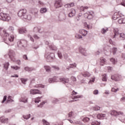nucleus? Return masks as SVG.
<instances>
[{
	"instance_id": "nucleus-1",
	"label": "nucleus",
	"mask_w": 125,
	"mask_h": 125,
	"mask_svg": "<svg viewBox=\"0 0 125 125\" xmlns=\"http://www.w3.org/2000/svg\"><path fill=\"white\" fill-rule=\"evenodd\" d=\"M18 15L21 19H27L29 21L32 19V16L27 14V10L25 9H21L18 13Z\"/></svg>"
},
{
	"instance_id": "nucleus-2",
	"label": "nucleus",
	"mask_w": 125,
	"mask_h": 125,
	"mask_svg": "<svg viewBox=\"0 0 125 125\" xmlns=\"http://www.w3.org/2000/svg\"><path fill=\"white\" fill-rule=\"evenodd\" d=\"M0 19L3 21H6L7 22H8V21L11 19V18L8 14L1 13H0Z\"/></svg>"
},
{
	"instance_id": "nucleus-3",
	"label": "nucleus",
	"mask_w": 125,
	"mask_h": 125,
	"mask_svg": "<svg viewBox=\"0 0 125 125\" xmlns=\"http://www.w3.org/2000/svg\"><path fill=\"white\" fill-rule=\"evenodd\" d=\"M45 58L47 62H49L55 58V55L53 53H46L45 54Z\"/></svg>"
},
{
	"instance_id": "nucleus-4",
	"label": "nucleus",
	"mask_w": 125,
	"mask_h": 125,
	"mask_svg": "<svg viewBox=\"0 0 125 125\" xmlns=\"http://www.w3.org/2000/svg\"><path fill=\"white\" fill-rule=\"evenodd\" d=\"M93 119H99V120H103L106 119V114L103 113H99L98 114H94L92 115Z\"/></svg>"
},
{
	"instance_id": "nucleus-5",
	"label": "nucleus",
	"mask_w": 125,
	"mask_h": 125,
	"mask_svg": "<svg viewBox=\"0 0 125 125\" xmlns=\"http://www.w3.org/2000/svg\"><path fill=\"white\" fill-rule=\"evenodd\" d=\"M110 115H111V116H114V117H117V116H122V117H124V118H125V115L124 114V112L122 111L117 112L116 110H112L110 112Z\"/></svg>"
},
{
	"instance_id": "nucleus-6",
	"label": "nucleus",
	"mask_w": 125,
	"mask_h": 125,
	"mask_svg": "<svg viewBox=\"0 0 125 125\" xmlns=\"http://www.w3.org/2000/svg\"><path fill=\"white\" fill-rule=\"evenodd\" d=\"M18 46L22 48V47H27V41L26 40H21L18 42Z\"/></svg>"
},
{
	"instance_id": "nucleus-7",
	"label": "nucleus",
	"mask_w": 125,
	"mask_h": 125,
	"mask_svg": "<svg viewBox=\"0 0 125 125\" xmlns=\"http://www.w3.org/2000/svg\"><path fill=\"white\" fill-rule=\"evenodd\" d=\"M93 15H94V13L92 12V11H90L87 12L86 13L84 14V17L85 18H87L89 20L92 19L93 18Z\"/></svg>"
},
{
	"instance_id": "nucleus-8",
	"label": "nucleus",
	"mask_w": 125,
	"mask_h": 125,
	"mask_svg": "<svg viewBox=\"0 0 125 125\" xmlns=\"http://www.w3.org/2000/svg\"><path fill=\"white\" fill-rule=\"evenodd\" d=\"M68 17H74L76 15V10L71 9L70 10L67 11Z\"/></svg>"
},
{
	"instance_id": "nucleus-9",
	"label": "nucleus",
	"mask_w": 125,
	"mask_h": 125,
	"mask_svg": "<svg viewBox=\"0 0 125 125\" xmlns=\"http://www.w3.org/2000/svg\"><path fill=\"white\" fill-rule=\"evenodd\" d=\"M62 0H56L54 3V6L55 8H59V7H62Z\"/></svg>"
},
{
	"instance_id": "nucleus-10",
	"label": "nucleus",
	"mask_w": 125,
	"mask_h": 125,
	"mask_svg": "<svg viewBox=\"0 0 125 125\" xmlns=\"http://www.w3.org/2000/svg\"><path fill=\"white\" fill-rule=\"evenodd\" d=\"M111 79L113 81H115V82H119V81H120L121 79H122V76L118 74H115L111 76Z\"/></svg>"
},
{
	"instance_id": "nucleus-11",
	"label": "nucleus",
	"mask_w": 125,
	"mask_h": 125,
	"mask_svg": "<svg viewBox=\"0 0 125 125\" xmlns=\"http://www.w3.org/2000/svg\"><path fill=\"white\" fill-rule=\"evenodd\" d=\"M9 56L10 60L14 62H15V59L14 56H15V52L12 50H10L9 52Z\"/></svg>"
},
{
	"instance_id": "nucleus-12",
	"label": "nucleus",
	"mask_w": 125,
	"mask_h": 125,
	"mask_svg": "<svg viewBox=\"0 0 125 125\" xmlns=\"http://www.w3.org/2000/svg\"><path fill=\"white\" fill-rule=\"evenodd\" d=\"M30 94H32V95L42 94V92L39 89H31L30 90Z\"/></svg>"
},
{
	"instance_id": "nucleus-13",
	"label": "nucleus",
	"mask_w": 125,
	"mask_h": 125,
	"mask_svg": "<svg viewBox=\"0 0 125 125\" xmlns=\"http://www.w3.org/2000/svg\"><path fill=\"white\" fill-rule=\"evenodd\" d=\"M60 82H61V83H62L65 84L66 83H69L70 80L68 78L62 77V78H60Z\"/></svg>"
},
{
	"instance_id": "nucleus-14",
	"label": "nucleus",
	"mask_w": 125,
	"mask_h": 125,
	"mask_svg": "<svg viewBox=\"0 0 125 125\" xmlns=\"http://www.w3.org/2000/svg\"><path fill=\"white\" fill-rule=\"evenodd\" d=\"M79 50L83 55H84V56H86V51L84 48H83L82 47H80L79 48Z\"/></svg>"
},
{
	"instance_id": "nucleus-15",
	"label": "nucleus",
	"mask_w": 125,
	"mask_h": 125,
	"mask_svg": "<svg viewBox=\"0 0 125 125\" xmlns=\"http://www.w3.org/2000/svg\"><path fill=\"white\" fill-rule=\"evenodd\" d=\"M42 31V28L41 27H35L33 29V32H34V33H40V34H42V31Z\"/></svg>"
},
{
	"instance_id": "nucleus-16",
	"label": "nucleus",
	"mask_w": 125,
	"mask_h": 125,
	"mask_svg": "<svg viewBox=\"0 0 125 125\" xmlns=\"http://www.w3.org/2000/svg\"><path fill=\"white\" fill-rule=\"evenodd\" d=\"M8 122V118H5L4 117H2L0 118V123H2L3 124H7Z\"/></svg>"
},
{
	"instance_id": "nucleus-17",
	"label": "nucleus",
	"mask_w": 125,
	"mask_h": 125,
	"mask_svg": "<svg viewBox=\"0 0 125 125\" xmlns=\"http://www.w3.org/2000/svg\"><path fill=\"white\" fill-rule=\"evenodd\" d=\"M19 34H25L27 33V30L24 28H20L18 29Z\"/></svg>"
},
{
	"instance_id": "nucleus-18",
	"label": "nucleus",
	"mask_w": 125,
	"mask_h": 125,
	"mask_svg": "<svg viewBox=\"0 0 125 125\" xmlns=\"http://www.w3.org/2000/svg\"><path fill=\"white\" fill-rule=\"evenodd\" d=\"M114 35L113 37V39H115L116 36H118V35H120V32H119V29L118 28H114L113 30Z\"/></svg>"
},
{
	"instance_id": "nucleus-19",
	"label": "nucleus",
	"mask_w": 125,
	"mask_h": 125,
	"mask_svg": "<svg viewBox=\"0 0 125 125\" xmlns=\"http://www.w3.org/2000/svg\"><path fill=\"white\" fill-rule=\"evenodd\" d=\"M79 33H80V34H82V35L83 37H85L86 36V35H87V31H86L84 29L80 30Z\"/></svg>"
},
{
	"instance_id": "nucleus-20",
	"label": "nucleus",
	"mask_w": 125,
	"mask_h": 125,
	"mask_svg": "<svg viewBox=\"0 0 125 125\" xmlns=\"http://www.w3.org/2000/svg\"><path fill=\"white\" fill-rule=\"evenodd\" d=\"M82 76L85 77V78H89L90 77V73L89 72L86 71L83 73H81Z\"/></svg>"
},
{
	"instance_id": "nucleus-21",
	"label": "nucleus",
	"mask_w": 125,
	"mask_h": 125,
	"mask_svg": "<svg viewBox=\"0 0 125 125\" xmlns=\"http://www.w3.org/2000/svg\"><path fill=\"white\" fill-rule=\"evenodd\" d=\"M24 70L27 72L31 73L32 71H35L36 69L34 67H25Z\"/></svg>"
},
{
	"instance_id": "nucleus-22",
	"label": "nucleus",
	"mask_w": 125,
	"mask_h": 125,
	"mask_svg": "<svg viewBox=\"0 0 125 125\" xmlns=\"http://www.w3.org/2000/svg\"><path fill=\"white\" fill-rule=\"evenodd\" d=\"M75 6V3L71 2L70 3H68L65 5H64V7L65 8H70V7H73V6Z\"/></svg>"
},
{
	"instance_id": "nucleus-23",
	"label": "nucleus",
	"mask_w": 125,
	"mask_h": 125,
	"mask_svg": "<svg viewBox=\"0 0 125 125\" xmlns=\"http://www.w3.org/2000/svg\"><path fill=\"white\" fill-rule=\"evenodd\" d=\"M106 63V59L104 58H101L100 59V65L104 66V64Z\"/></svg>"
},
{
	"instance_id": "nucleus-24",
	"label": "nucleus",
	"mask_w": 125,
	"mask_h": 125,
	"mask_svg": "<svg viewBox=\"0 0 125 125\" xmlns=\"http://www.w3.org/2000/svg\"><path fill=\"white\" fill-rule=\"evenodd\" d=\"M119 24H125V18H121L118 21Z\"/></svg>"
},
{
	"instance_id": "nucleus-25",
	"label": "nucleus",
	"mask_w": 125,
	"mask_h": 125,
	"mask_svg": "<svg viewBox=\"0 0 125 125\" xmlns=\"http://www.w3.org/2000/svg\"><path fill=\"white\" fill-rule=\"evenodd\" d=\"M49 47L51 50H57V47H56L54 45H49Z\"/></svg>"
},
{
	"instance_id": "nucleus-26",
	"label": "nucleus",
	"mask_w": 125,
	"mask_h": 125,
	"mask_svg": "<svg viewBox=\"0 0 125 125\" xmlns=\"http://www.w3.org/2000/svg\"><path fill=\"white\" fill-rule=\"evenodd\" d=\"M68 68H76L77 67V63H71V64H70L69 65H68Z\"/></svg>"
},
{
	"instance_id": "nucleus-27",
	"label": "nucleus",
	"mask_w": 125,
	"mask_h": 125,
	"mask_svg": "<svg viewBox=\"0 0 125 125\" xmlns=\"http://www.w3.org/2000/svg\"><path fill=\"white\" fill-rule=\"evenodd\" d=\"M120 38L121 39V40H122V41H124L125 40V33H120Z\"/></svg>"
},
{
	"instance_id": "nucleus-28",
	"label": "nucleus",
	"mask_w": 125,
	"mask_h": 125,
	"mask_svg": "<svg viewBox=\"0 0 125 125\" xmlns=\"http://www.w3.org/2000/svg\"><path fill=\"white\" fill-rule=\"evenodd\" d=\"M44 85L39 84H36L35 86H34V87H36V88H40V87H41L42 88H44Z\"/></svg>"
},
{
	"instance_id": "nucleus-29",
	"label": "nucleus",
	"mask_w": 125,
	"mask_h": 125,
	"mask_svg": "<svg viewBox=\"0 0 125 125\" xmlns=\"http://www.w3.org/2000/svg\"><path fill=\"white\" fill-rule=\"evenodd\" d=\"M40 13H45L46 12V11H47V9H46V8H42L40 9Z\"/></svg>"
},
{
	"instance_id": "nucleus-30",
	"label": "nucleus",
	"mask_w": 125,
	"mask_h": 125,
	"mask_svg": "<svg viewBox=\"0 0 125 125\" xmlns=\"http://www.w3.org/2000/svg\"><path fill=\"white\" fill-rule=\"evenodd\" d=\"M9 66V62H6L4 64V68L5 70H8V67Z\"/></svg>"
},
{
	"instance_id": "nucleus-31",
	"label": "nucleus",
	"mask_w": 125,
	"mask_h": 125,
	"mask_svg": "<svg viewBox=\"0 0 125 125\" xmlns=\"http://www.w3.org/2000/svg\"><path fill=\"white\" fill-rule=\"evenodd\" d=\"M88 8H89V7L87 6L83 7L82 6L81 7H80V10L81 11H85V9H88Z\"/></svg>"
},
{
	"instance_id": "nucleus-32",
	"label": "nucleus",
	"mask_w": 125,
	"mask_h": 125,
	"mask_svg": "<svg viewBox=\"0 0 125 125\" xmlns=\"http://www.w3.org/2000/svg\"><path fill=\"white\" fill-rule=\"evenodd\" d=\"M44 68L45 69V70H46V72H50V70H51V68L49 66H47V65H45L44 66Z\"/></svg>"
},
{
	"instance_id": "nucleus-33",
	"label": "nucleus",
	"mask_w": 125,
	"mask_h": 125,
	"mask_svg": "<svg viewBox=\"0 0 125 125\" xmlns=\"http://www.w3.org/2000/svg\"><path fill=\"white\" fill-rule=\"evenodd\" d=\"M2 35L4 37H9V34L6 32V30H3L2 31Z\"/></svg>"
},
{
	"instance_id": "nucleus-34",
	"label": "nucleus",
	"mask_w": 125,
	"mask_h": 125,
	"mask_svg": "<svg viewBox=\"0 0 125 125\" xmlns=\"http://www.w3.org/2000/svg\"><path fill=\"white\" fill-rule=\"evenodd\" d=\"M28 98L26 97H22L21 99V102H24V103H26L27 102Z\"/></svg>"
},
{
	"instance_id": "nucleus-35",
	"label": "nucleus",
	"mask_w": 125,
	"mask_h": 125,
	"mask_svg": "<svg viewBox=\"0 0 125 125\" xmlns=\"http://www.w3.org/2000/svg\"><path fill=\"white\" fill-rule=\"evenodd\" d=\"M60 101L58 99H54L52 102L53 104H57V103H59Z\"/></svg>"
},
{
	"instance_id": "nucleus-36",
	"label": "nucleus",
	"mask_w": 125,
	"mask_h": 125,
	"mask_svg": "<svg viewBox=\"0 0 125 125\" xmlns=\"http://www.w3.org/2000/svg\"><path fill=\"white\" fill-rule=\"evenodd\" d=\"M110 62H112V64L115 65L117 63V60L115 59L114 58H112L110 59Z\"/></svg>"
},
{
	"instance_id": "nucleus-37",
	"label": "nucleus",
	"mask_w": 125,
	"mask_h": 125,
	"mask_svg": "<svg viewBox=\"0 0 125 125\" xmlns=\"http://www.w3.org/2000/svg\"><path fill=\"white\" fill-rule=\"evenodd\" d=\"M11 67L12 69H14V70H16V71L21 69V67L18 66H11Z\"/></svg>"
},
{
	"instance_id": "nucleus-38",
	"label": "nucleus",
	"mask_w": 125,
	"mask_h": 125,
	"mask_svg": "<svg viewBox=\"0 0 125 125\" xmlns=\"http://www.w3.org/2000/svg\"><path fill=\"white\" fill-rule=\"evenodd\" d=\"M21 81L22 83H23V84H26V82H27V81H28V79L21 78Z\"/></svg>"
},
{
	"instance_id": "nucleus-39",
	"label": "nucleus",
	"mask_w": 125,
	"mask_h": 125,
	"mask_svg": "<svg viewBox=\"0 0 125 125\" xmlns=\"http://www.w3.org/2000/svg\"><path fill=\"white\" fill-rule=\"evenodd\" d=\"M8 40L9 42H13L14 41V36L11 35L9 38Z\"/></svg>"
},
{
	"instance_id": "nucleus-40",
	"label": "nucleus",
	"mask_w": 125,
	"mask_h": 125,
	"mask_svg": "<svg viewBox=\"0 0 125 125\" xmlns=\"http://www.w3.org/2000/svg\"><path fill=\"white\" fill-rule=\"evenodd\" d=\"M89 118L88 117H84L82 121L84 122V123H88V122L89 121Z\"/></svg>"
},
{
	"instance_id": "nucleus-41",
	"label": "nucleus",
	"mask_w": 125,
	"mask_h": 125,
	"mask_svg": "<svg viewBox=\"0 0 125 125\" xmlns=\"http://www.w3.org/2000/svg\"><path fill=\"white\" fill-rule=\"evenodd\" d=\"M23 118L25 120H29L31 118V114H28L27 115H23Z\"/></svg>"
},
{
	"instance_id": "nucleus-42",
	"label": "nucleus",
	"mask_w": 125,
	"mask_h": 125,
	"mask_svg": "<svg viewBox=\"0 0 125 125\" xmlns=\"http://www.w3.org/2000/svg\"><path fill=\"white\" fill-rule=\"evenodd\" d=\"M14 101L13 100L11 99V96H9L8 97V99L7 101V103H9V102H13Z\"/></svg>"
},
{
	"instance_id": "nucleus-43",
	"label": "nucleus",
	"mask_w": 125,
	"mask_h": 125,
	"mask_svg": "<svg viewBox=\"0 0 125 125\" xmlns=\"http://www.w3.org/2000/svg\"><path fill=\"white\" fill-rule=\"evenodd\" d=\"M102 81L103 82H106L107 81V75L106 74L103 75Z\"/></svg>"
},
{
	"instance_id": "nucleus-44",
	"label": "nucleus",
	"mask_w": 125,
	"mask_h": 125,
	"mask_svg": "<svg viewBox=\"0 0 125 125\" xmlns=\"http://www.w3.org/2000/svg\"><path fill=\"white\" fill-rule=\"evenodd\" d=\"M112 52H113V55H115V54H116V53H117V49L116 47H113L112 48Z\"/></svg>"
},
{
	"instance_id": "nucleus-45",
	"label": "nucleus",
	"mask_w": 125,
	"mask_h": 125,
	"mask_svg": "<svg viewBox=\"0 0 125 125\" xmlns=\"http://www.w3.org/2000/svg\"><path fill=\"white\" fill-rule=\"evenodd\" d=\"M8 30L10 31V32H11V33H13L14 31V27L13 26H9Z\"/></svg>"
},
{
	"instance_id": "nucleus-46",
	"label": "nucleus",
	"mask_w": 125,
	"mask_h": 125,
	"mask_svg": "<svg viewBox=\"0 0 125 125\" xmlns=\"http://www.w3.org/2000/svg\"><path fill=\"white\" fill-rule=\"evenodd\" d=\"M42 123L43 125H49V123L44 119L42 120Z\"/></svg>"
},
{
	"instance_id": "nucleus-47",
	"label": "nucleus",
	"mask_w": 125,
	"mask_h": 125,
	"mask_svg": "<svg viewBox=\"0 0 125 125\" xmlns=\"http://www.w3.org/2000/svg\"><path fill=\"white\" fill-rule=\"evenodd\" d=\"M58 56L59 57V58L60 59H62V53L61 52V51H59L58 53Z\"/></svg>"
},
{
	"instance_id": "nucleus-48",
	"label": "nucleus",
	"mask_w": 125,
	"mask_h": 125,
	"mask_svg": "<svg viewBox=\"0 0 125 125\" xmlns=\"http://www.w3.org/2000/svg\"><path fill=\"white\" fill-rule=\"evenodd\" d=\"M91 125H100V123L97 121H95V122H92Z\"/></svg>"
},
{
	"instance_id": "nucleus-49",
	"label": "nucleus",
	"mask_w": 125,
	"mask_h": 125,
	"mask_svg": "<svg viewBox=\"0 0 125 125\" xmlns=\"http://www.w3.org/2000/svg\"><path fill=\"white\" fill-rule=\"evenodd\" d=\"M28 38H29V40L32 42H34V38H33V37H32V36L31 35H30V34H28L27 35Z\"/></svg>"
},
{
	"instance_id": "nucleus-50",
	"label": "nucleus",
	"mask_w": 125,
	"mask_h": 125,
	"mask_svg": "<svg viewBox=\"0 0 125 125\" xmlns=\"http://www.w3.org/2000/svg\"><path fill=\"white\" fill-rule=\"evenodd\" d=\"M52 68H53L56 71H59L60 70V68H59V67L57 66L53 65L52 66Z\"/></svg>"
},
{
	"instance_id": "nucleus-51",
	"label": "nucleus",
	"mask_w": 125,
	"mask_h": 125,
	"mask_svg": "<svg viewBox=\"0 0 125 125\" xmlns=\"http://www.w3.org/2000/svg\"><path fill=\"white\" fill-rule=\"evenodd\" d=\"M108 31V28H106V29L104 28H102L101 30V33L103 34H105L107 31Z\"/></svg>"
},
{
	"instance_id": "nucleus-52",
	"label": "nucleus",
	"mask_w": 125,
	"mask_h": 125,
	"mask_svg": "<svg viewBox=\"0 0 125 125\" xmlns=\"http://www.w3.org/2000/svg\"><path fill=\"white\" fill-rule=\"evenodd\" d=\"M82 97H83V96L77 95V96H74V97H72V99H77L78 98H82Z\"/></svg>"
},
{
	"instance_id": "nucleus-53",
	"label": "nucleus",
	"mask_w": 125,
	"mask_h": 125,
	"mask_svg": "<svg viewBox=\"0 0 125 125\" xmlns=\"http://www.w3.org/2000/svg\"><path fill=\"white\" fill-rule=\"evenodd\" d=\"M53 79H54V82H60V78H58V77H54V78H53Z\"/></svg>"
},
{
	"instance_id": "nucleus-54",
	"label": "nucleus",
	"mask_w": 125,
	"mask_h": 125,
	"mask_svg": "<svg viewBox=\"0 0 125 125\" xmlns=\"http://www.w3.org/2000/svg\"><path fill=\"white\" fill-rule=\"evenodd\" d=\"M94 111H99V110H100V107L98 106H96L94 107Z\"/></svg>"
},
{
	"instance_id": "nucleus-55",
	"label": "nucleus",
	"mask_w": 125,
	"mask_h": 125,
	"mask_svg": "<svg viewBox=\"0 0 125 125\" xmlns=\"http://www.w3.org/2000/svg\"><path fill=\"white\" fill-rule=\"evenodd\" d=\"M118 13H118V12H116L115 13H114V15H113V17H112V18H113V19L114 20H115V19L116 18H117V16Z\"/></svg>"
},
{
	"instance_id": "nucleus-56",
	"label": "nucleus",
	"mask_w": 125,
	"mask_h": 125,
	"mask_svg": "<svg viewBox=\"0 0 125 125\" xmlns=\"http://www.w3.org/2000/svg\"><path fill=\"white\" fill-rule=\"evenodd\" d=\"M75 38H76V39H82L83 38V36H82V35H81L76 34L75 35Z\"/></svg>"
},
{
	"instance_id": "nucleus-57",
	"label": "nucleus",
	"mask_w": 125,
	"mask_h": 125,
	"mask_svg": "<svg viewBox=\"0 0 125 125\" xmlns=\"http://www.w3.org/2000/svg\"><path fill=\"white\" fill-rule=\"evenodd\" d=\"M68 117L69 118H71L73 115H74V112L73 111H71L70 112H69L68 114Z\"/></svg>"
},
{
	"instance_id": "nucleus-58",
	"label": "nucleus",
	"mask_w": 125,
	"mask_h": 125,
	"mask_svg": "<svg viewBox=\"0 0 125 125\" xmlns=\"http://www.w3.org/2000/svg\"><path fill=\"white\" fill-rule=\"evenodd\" d=\"M118 90H119V88L116 89L115 88H112L111 89V91H112V92H117Z\"/></svg>"
},
{
	"instance_id": "nucleus-59",
	"label": "nucleus",
	"mask_w": 125,
	"mask_h": 125,
	"mask_svg": "<svg viewBox=\"0 0 125 125\" xmlns=\"http://www.w3.org/2000/svg\"><path fill=\"white\" fill-rule=\"evenodd\" d=\"M48 82H49V83H54V78H50V79H49Z\"/></svg>"
},
{
	"instance_id": "nucleus-60",
	"label": "nucleus",
	"mask_w": 125,
	"mask_h": 125,
	"mask_svg": "<svg viewBox=\"0 0 125 125\" xmlns=\"http://www.w3.org/2000/svg\"><path fill=\"white\" fill-rule=\"evenodd\" d=\"M7 98V97L6 96H4L2 101L1 102V103H4V102H5V101H6Z\"/></svg>"
},
{
	"instance_id": "nucleus-61",
	"label": "nucleus",
	"mask_w": 125,
	"mask_h": 125,
	"mask_svg": "<svg viewBox=\"0 0 125 125\" xmlns=\"http://www.w3.org/2000/svg\"><path fill=\"white\" fill-rule=\"evenodd\" d=\"M45 104V103L44 102H42L39 105H38V107H40V108H42L43 105Z\"/></svg>"
},
{
	"instance_id": "nucleus-62",
	"label": "nucleus",
	"mask_w": 125,
	"mask_h": 125,
	"mask_svg": "<svg viewBox=\"0 0 125 125\" xmlns=\"http://www.w3.org/2000/svg\"><path fill=\"white\" fill-rule=\"evenodd\" d=\"M40 101H41L40 100V99L39 98L35 99V103H39Z\"/></svg>"
},
{
	"instance_id": "nucleus-63",
	"label": "nucleus",
	"mask_w": 125,
	"mask_h": 125,
	"mask_svg": "<svg viewBox=\"0 0 125 125\" xmlns=\"http://www.w3.org/2000/svg\"><path fill=\"white\" fill-rule=\"evenodd\" d=\"M71 80H72L73 82H76V81H77V79H76V77H74V76H72L71 77Z\"/></svg>"
},
{
	"instance_id": "nucleus-64",
	"label": "nucleus",
	"mask_w": 125,
	"mask_h": 125,
	"mask_svg": "<svg viewBox=\"0 0 125 125\" xmlns=\"http://www.w3.org/2000/svg\"><path fill=\"white\" fill-rule=\"evenodd\" d=\"M34 38L35 39V40H40V37L38 36L37 35H35L34 36Z\"/></svg>"
}]
</instances>
